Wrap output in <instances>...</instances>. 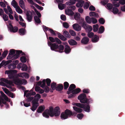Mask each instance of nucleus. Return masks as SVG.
I'll return each instance as SVG.
<instances>
[{
    "label": "nucleus",
    "instance_id": "nucleus-1",
    "mask_svg": "<svg viewBox=\"0 0 125 125\" xmlns=\"http://www.w3.org/2000/svg\"><path fill=\"white\" fill-rule=\"evenodd\" d=\"M60 113V109L59 107H56L54 109L52 106L49 107V109H47L45 110L42 113L43 116L47 118L49 117L50 115L52 117L54 116H58Z\"/></svg>",
    "mask_w": 125,
    "mask_h": 125
},
{
    "label": "nucleus",
    "instance_id": "nucleus-2",
    "mask_svg": "<svg viewBox=\"0 0 125 125\" xmlns=\"http://www.w3.org/2000/svg\"><path fill=\"white\" fill-rule=\"evenodd\" d=\"M13 81L15 84L18 85H20L26 84L27 81L25 79L19 78L17 76L16 78L13 80Z\"/></svg>",
    "mask_w": 125,
    "mask_h": 125
},
{
    "label": "nucleus",
    "instance_id": "nucleus-3",
    "mask_svg": "<svg viewBox=\"0 0 125 125\" xmlns=\"http://www.w3.org/2000/svg\"><path fill=\"white\" fill-rule=\"evenodd\" d=\"M17 70H6L5 71V73L9 74L8 77L10 79H13V80L16 78L17 75L15 74H13V73H16L17 72Z\"/></svg>",
    "mask_w": 125,
    "mask_h": 125
},
{
    "label": "nucleus",
    "instance_id": "nucleus-4",
    "mask_svg": "<svg viewBox=\"0 0 125 125\" xmlns=\"http://www.w3.org/2000/svg\"><path fill=\"white\" fill-rule=\"evenodd\" d=\"M86 95L84 93H82L78 97V99L80 100V102L84 104L87 102Z\"/></svg>",
    "mask_w": 125,
    "mask_h": 125
},
{
    "label": "nucleus",
    "instance_id": "nucleus-5",
    "mask_svg": "<svg viewBox=\"0 0 125 125\" xmlns=\"http://www.w3.org/2000/svg\"><path fill=\"white\" fill-rule=\"evenodd\" d=\"M48 44L49 46L50 47L51 49L52 50L56 52L57 49L58 47V45L55 43H52L48 40Z\"/></svg>",
    "mask_w": 125,
    "mask_h": 125
},
{
    "label": "nucleus",
    "instance_id": "nucleus-6",
    "mask_svg": "<svg viewBox=\"0 0 125 125\" xmlns=\"http://www.w3.org/2000/svg\"><path fill=\"white\" fill-rule=\"evenodd\" d=\"M8 28V30L11 32L15 33L17 32L18 30V28L17 27H13L11 23H9Z\"/></svg>",
    "mask_w": 125,
    "mask_h": 125
},
{
    "label": "nucleus",
    "instance_id": "nucleus-7",
    "mask_svg": "<svg viewBox=\"0 0 125 125\" xmlns=\"http://www.w3.org/2000/svg\"><path fill=\"white\" fill-rule=\"evenodd\" d=\"M33 14H35V13L33 11H31L29 10L27 11L26 13V18L29 22H31V21L33 18L32 15Z\"/></svg>",
    "mask_w": 125,
    "mask_h": 125
},
{
    "label": "nucleus",
    "instance_id": "nucleus-8",
    "mask_svg": "<svg viewBox=\"0 0 125 125\" xmlns=\"http://www.w3.org/2000/svg\"><path fill=\"white\" fill-rule=\"evenodd\" d=\"M43 28L45 32L49 30L52 35L55 36H56V34L55 32H56V31H54L52 29L44 25L43 26Z\"/></svg>",
    "mask_w": 125,
    "mask_h": 125
},
{
    "label": "nucleus",
    "instance_id": "nucleus-9",
    "mask_svg": "<svg viewBox=\"0 0 125 125\" xmlns=\"http://www.w3.org/2000/svg\"><path fill=\"white\" fill-rule=\"evenodd\" d=\"M49 39L51 42H56L58 44H60L62 43L60 40L57 38H54L51 37H49L48 38Z\"/></svg>",
    "mask_w": 125,
    "mask_h": 125
},
{
    "label": "nucleus",
    "instance_id": "nucleus-10",
    "mask_svg": "<svg viewBox=\"0 0 125 125\" xmlns=\"http://www.w3.org/2000/svg\"><path fill=\"white\" fill-rule=\"evenodd\" d=\"M21 54V55H25V54L21 50H16L15 53L14 55L15 58L16 59L18 58L19 56Z\"/></svg>",
    "mask_w": 125,
    "mask_h": 125
},
{
    "label": "nucleus",
    "instance_id": "nucleus-11",
    "mask_svg": "<svg viewBox=\"0 0 125 125\" xmlns=\"http://www.w3.org/2000/svg\"><path fill=\"white\" fill-rule=\"evenodd\" d=\"M4 11L2 9L0 8V15H2L4 21H7L8 20V17L6 14L4 13Z\"/></svg>",
    "mask_w": 125,
    "mask_h": 125
},
{
    "label": "nucleus",
    "instance_id": "nucleus-12",
    "mask_svg": "<svg viewBox=\"0 0 125 125\" xmlns=\"http://www.w3.org/2000/svg\"><path fill=\"white\" fill-rule=\"evenodd\" d=\"M83 27L85 29L87 32H90L93 29L92 27L91 26L88 25L86 23L83 24Z\"/></svg>",
    "mask_w": 125,
    "mask_h": 125
},
{
    "label": "nucleus",
    "instance_id": "nucleus-13",
    "mask_svg": "<svg viewBox=\"0 0 125 125\" xmlns=\"http://www.w3.org/2000/svg\"><path fill=\"white\" fill-rule=\"evenodd\" d=\"M32 5H34L38 9L42 10L43 9V8L41 6L38 5L37 4L33 2L32 0H27Z\"/></svg>",
    "mask_w": 125,
    "mask_h": 125
},
{
    "label": "nucleus",
    "instance_id": "nucleus-14",
    "mask_svg": "<svg viewBox=\"0 0 125 125\" xmlns=\"http://www.w3.org/2000/svg\"><path fill=\"white\" fill-rule=\"evenodd\" d=\"M76 88L75 85L73 84H71L68 89V91L67 93L68 94H70L72 93V91L74 90Z\"/></svg>",
    "mask_w": 125,
    "mask_h": 125
},
{
    "label": "nucleus",
    "instance_id": "nucleus-15",
    "mask_svg": "<svg viewBox=\"0 0 125 125\" xmlns=\"http://www.w3.org/2000/svg\"><path fill=\"white\" fill-rule=\"evenodd\" d=\"M73 29L77 31H80L81 30V27L78 24H73Z\"/></svg>",
    "mask_w": 125,
    "mask_h": 125
},
{
    "label": "nucleus",
    "instance_id": "nucleus-16",
    "mask_svg": "<svg viewBox=\"0 0 125 125\" xmlns=\"http://www.w3.org/2000/svg\"><path fill=\"white\" fill-rule=\"evenodd\" d=\"M0 81H3L6 83L9 84V85H10L11 86H14V84H13V83L12 81L8 80L7 79H6L5 78H1L0 79Z\"/></svg>",
    "mask_w": 125,
    "mask_h": 125
},
{
    "label": "nucleus",
    "instance_id": "nucleus-17",
    "mask_svg": "<svg viewBox=\"0 0 125 125\" xmlns=\"http://www.w3.org/2000/svg\"><path fill=\"white\" fill-rule=\"evenodd\" d=\"M89 41V38L87 37H84L82 38L81 42L83 44L85 45L88 44Z\"/></svg>",
    "mask_w": 125,
    "mask_h": 125
},
{
    "label": "nucleus",
    "instance_id": "nucleus-18",
    "mask_svg": "<svg viewBox=\"0 0 125 125\" xmlns=\"http://www.w3.org/2000/svg\"><path fill=\"white\" fill-rule=\"evenodd\" d=\"M76 1L78 2L76 5V6L77 7L80 8L83 7L84 3V1L83 0H80Z\"/></svg>",
    "mask_w": 125,
    "mask_h": 125
},
{
    "label": "nucleus",
    "instance_id": "nucleus-19",
    "mask_svg": "<svg viewBox=\"0 0 125 125\" xmlns=\"http://www.w3.org/2000/svg\"><path fill=\"white\" fill-rule=\"evenodd\" d=\"M5 100L1 97L0 99V105H1V103H2L4 104H5L6 108H8L9 107V105L7 103L6 101Z\"/></svg>",
    "mask_w": 125,
    "mask_h": 125
},
{
    "label": "nucleus",
    "instance_id": "nucleus-20",
    "mask_svg": "<svg viewBox=\"0 0 125 125\" xmlns=\"http://www.w3.org/2000/svg\"><path fill=\"white\" fill-rule=\"evenodd\" d=\"M64 49V47L63 46L62 44H60L59 45H58V47L57 49L56 52L62 53L63 52Z\"/></svg>",
    "mask_w": 125,
    "mask_h": 125
},
{
    "label": "nucleus",
    "instance_id": "nucleus-21",
    "mask_svg": "<svg viewBox=\"0 0 125 125\" xmlns=\"http://www.w3.org/2000/svg\"><path fill=\"white\" fill-rule=\"evenodd\" d=\"M63 88V86L62 84L60 83L57 85L55 89L58 91H60L62 90Z\"/></svg>",
    "mask_w": 125,
    "mask_h": 125
},
{
    "label": "nucleus",
    "instance_id": "nucleus-22",
    "mask_svg": "<svg viewBox=\"0 0 125 125\" xmlns=\"http://www.w3.org/2000/svg\"><path fill=\"white\" fill-rule=\"evenodd\" d=\"M32 107L31 108V109L32 111H34L36 109L38 106H39V104L36 103L32 102Z\"/></svg>",
    "mask_w": 125,
    "mask_h": 125
},
{
    "label": "nucleus",
    "instance_id": "nucleus-23",
    "mask_svg": "<svg viewBox=\"0 0 125 125\" xmlns=\"http://www.w3.org/2000/svg\"><path fill=\"white\" fill-rule=\"evenodd\" d=\"M65 13L66 15L69 16H72L74 14V12L71 10L68 9L65 10Z\"/></svg>",
    "mask_w": 125,
    "mask_h": 125
},
{
    "label": "nucleus",
    "instance_id": "nucleus-24",
    "mask_svg": "<svg viewBox=\"0 0 125 125\" xmlns=\"http://www.w3.org/2000/svg\"><path fill=\"white\" fill-rule=\"evenodd\" d=\"M71 49L69 46L66 45L64 48V52L66 54H68L71 51Z\"/></svg>",
    "mask_w": 125,
    "mask_h": 125
},
{
    "label": "nucleus",
    "instance_id": "nucleus-25",
    "mask_svg": "<svg viewBox=\"0 0 125 125\" xmlns=\"http://www.w3.org/2000/svg\"><path fill=\"white\" fill-rule=\"evenodd\" d=\"M19 5L21 8L25 10V2L23 0H20L19 1Z\"/></svg>",
    "mask_w": 125,
    "mask_h": 125
},
{
    "label": "nucleus",
    "instance_id": "nucleus-26",
    "mask_svg": "<svg viewBox=\"0 0 125 125\" xmlns=\"http://www.w3.org/2000/svg\"><path fill=\"white\" fill-rule=\"evenodd\" d=\"M45 108V107L44 105L38 107L37 112L39 113H42L44 110Z\"/></svg>",
    "mask_w": 125,
    "mask_h": 125
},
{
    "label": "nucleus",
    "instance_id": "nucleus-27",
    "mask_svg": "<svg viewBox=\"0 0 125 125\" xmlns=\"http://www.w3.org/2000/svg\"><path fill=\"white\" fill-rule=\"evenodd\" d=\"M19 32L20 35H24L26 32V30L23 28L20 29L19 30Z\"/></svg>",
    "mask_w": 125,
    "mask_h": 125
},
{
    "label": "nucleus",
    "instance_id": "nucleus-28",
    "mask_svg": "<svg viewBox=\"0 0 125 125\" xmlns=\"http://www.w3.org/2000/svg\"><path fill=\"white\" fill-rule=\"evenodd\" d=\"M66 115L67 116H70L71 115H73L74 114L72 112L68 109H66L64 112Z\"/></svg>",
    "mask_w": 125,
    "mask_h": 125
},
{
    "label": "nucleus",
    "instance_id": "nucleus-29",
    "mask_svg": "<svg viewBox=\"0 0 125 125\" xmlns=\"http://www.w3.org/2000/svg\"><path fill=\"white\" fill-rule=\"evenodd\" d=\"M0 93L1 95L0 96V99L1 97L4 100H5L6 101H8V98L6 95L2 91H0Z\"/></svg>",
    "mask_w": 125,
    "mask_h": 125
},
{
    "label": "nucleus",
    "instance_id": "nucleus-30",
    "mask_svg": "<svg viewBox=\"0 0 125 125\" xmlns=\"http://www.w3.org/2000/svg\"><path fill=\"white\" fill-rule=\"evenodd\" d=\"M68 42L70 45L72 46L76 45L77 42L74 40L71 39L68 41Z\"/></svg>",
    "mask_w": 125,
    "mask_h": 125
},
{
    "label": "nucleus",
    "instance_id": "nucleus-31",
    "mask_svg": "<svg viewBox=\"0 0 125 125\" xmlns=\"http://www.w3.org/2000/svg\"><path fill=\"white\" fill-rule=\"evenodd\" d=\"M19 76L23 78L25 77L26 78H28L29 77V75L27 73L24 72L21 73Z\"/></svg>",
    "mask_w": 125,
    "mask_h": 125
},
{
    "label": "nucleus",
    "instance_id": "nucleus-32",
    "mask_svg": "<svg viewBox=\"0 0 125 125\" xmlns=\"http://www.w3.org/2000/svg\"><path fill=\"white\" fill-rule=\"evenodd\" d=\"M57 34L58 38L62 40L63 41H65L67 40V39L63 35H62L60 33L58 32L57 33Z\"/></svg>",
    "mask_w": 125,
    "mask_h": 125
},
{
    "label": "nucleus",
    "instance_id": "nucleus-33",
    "mask_svg": "<svg viewBox=\"0 0 125 125\" xmlns=\"http://www.w3.org/2000/svg\"><path fill=\"white\" fill-rule=\"evenodd\" d=\"M89 14L90 16H94L96 18H98L99 16L98 14L94 12L91 11Z\"/></svg>",
    "mask_w": 125,
    "mask_h": 125
},
{
    "label": "nucleus",
    "instance_id": "nucleus-34",
    "mask_svg": "<svg viewBox=\"0 0 125 125\" xmlns=\"http://www.w3.org/2000/svg\"><path fill=\"white\" fill-rule=\"evenodd\" d=\"M83 108L84 110L86 112H89L90 111V106L89 104L85 105Z\"/></svg>",
    "mask_w": 125,
    "mask_h": 125
},
{
    "label": "nucleus",
    "instance_id": "nucleus-35",
    "mask_svg": "<svg viewBox=\"0 0 125 125\" xmlns=\"http://www.w3.org/2000/svg\"><path fill=\"white\" fill-rule=\"evenodd\" d=\"M77 21V22L78 24L80 25L83 27V24H86L85 21H84V20L83 19H81V20H79V19Z\"/></svg>",
    "mask_w": 125,
    "mask_h": 125
},
{
    "label": "nucleus",
    "instance_id": "nucleus-36",
    "mask_svg": "<svg viewBox=\"0 0 125 125\" xmlns=\"http://www.w3.org/2000/svg\"><path fill=\"white\" fill-rule=\"evenodd\" d=\"M61 118L63 119H65L68 118V116L66 115L65 112L62 113L61 115Z\"/></svg>",
    "mask_w": 125,
    "mask_h": 125
},
{
    "label": "nucleus",
    "instance_id": "nucleus-37",
    "mask_svg": "<svg viewBox=\"0 0 125 125\" xmlns=\"http://www.w3.org/2000/svg\"><path fill=\"white\" fill-rule=\"evenodd\" d=\"M81 91V90L80 88H77L74 89V90L72 91V93L73 94H75L78 93Z\"/></svg>",
    "mask_w": 125,
    "mask_h": 125
},
{
    "label": "nucleus",
    "instance_id": "nucleus-38",
    "mask_svg": "<svg viewBox=\"0 0 125 125\" xmlns=\"http://www.w3.org/2000/svg\"><path fill=\"white\" fill-rule=\"evenodd\" d=\"M15 57L14 55L11 54H9L7 58L8 60L11 59V60H12L16 59L15 58Z\"/></svg>",
    "mask_w": 125,
    "mask_h": 125
},
{
    "label": "nucleus",
    "instance_id": "nucleus-39",
    "mask_svg": "<svg viewBox=\"0 0 125 125\" xmlns=\"http://www.w3.org/2000/svg\"><path fill=\"white\" fill-rule=\"evenodd\" d=\"M73 105H75L76 106L81 108H83L85 105L84 104H82L80 103H74Z\"/></svg>",
    "mask_w": 125,
    "mask_h": 125
},
{
    "label": "nucleus",
    "instance_id": "nucleus-40",
    "mask_svg": "<svg viewBox=\"0 0 125 125\" xmlns=\"http://www.w3.org/2000/svg\"><path fill=\"white\" fill-rule=\"evenodd\" d=\"M99 37L97 35H95L94 37L92 39V41L94 42H97L99 40Z\"/></svg>",
    "mask_w": 125,
    "mask_h": 125
},
{
    "label": "nucleus",
    "instance_id": "nucleus-41",
    "mask_svg": "<svg viewBox=\"0 0 125 125\" xmlns=\"http://www.w3.org/2000/svg\"><path fill=\"white\" fill-rule=\"evenodd\" d=\"M73 108L74 110L78 113H80L82 112V109L77 107L76 106L73 107Z\"/></svg>",
    "mask_w": 125,
    "mask_h": 125
},
{
    "label": "nucleus",
    "instance_id": "nucleus-42",
    "mask_svg": "<svg viewBox=\"0 0 125 125\" xmlns=\"http://www.w3.org/2000/svg\"><path fill=\"white\" fill-rule=\"evenodd\" d=\"M92 17L90 18L89 16H86L85 18V21L86 22L89 23H91L92 22Z\"/></svg>",
    "mask_w": 125,
    "mask_h": 125
},
{
    "label": "nucleus",
    "instance_id": "nucleus-43",
    "mask_svg": "<svg viewBox=\"0 0 125 125\" xmlns=\"http://www.w3.org/2000/svg\"><path fill=\"white\" fill-rule=\"evenodd\" d=\"M12 60H9L7 61H5V60H3L2 62H3L2 64L3 65H4L6 66L7 65L11 63L12 62Z\"/></svg>",
    "mask_w": 125,
    "mask_h": 125
},
{
    "label": "nucleus",
    "instance_id": "nucleus-44",
    "mask_svg": "<svg viewBox=\"0 0 125 125\" xmlns=\"http://www.w3.org/2000/svg\"><path fill=\"white\" fill-rule=\"evenodd\" d=\"M63 34L67 38H71V35L69 34V32L66 31H64Z\"/></svg>",
    "mask_w": 125,
    "mask_h": 125
},
{
    "label": "nucleus",
    "instance_id": "nucleus-45",
    "mask_svg": "<svg viewBox=\"0 0 125 125\" xmlns=\"http://www.w3.org/2000/svg\"><path fill=\"white\" fill-rule=\"evenodd\" d=\"M80 14L78 12L76 13L74 16V18L75 19L78 20L80 19Z\"/></svg>",
    "mask_w": 125,
    "mask_h": 125
},
{
    "label": "nucleus",
    "instance_id": "nucleus-46",
    "mask_svg": "<svg viewBox=\"0 0 125 125\" xmlns=\"http://www.w3.org/2000/svg\"><path fill=\"white\" fill-rule=\"evenodd\" d=\"M16 67L15 64H14L12 63H11L8 65V68L9 69H15Z\"/></svg>",
    "mask_w": 125,
    "mask_h": 125
},
{
    "label": "nucleus",
    "instance_id": "nucleus-47",
    "mask_svg": "<svg viewBox=\"0 0 125 125\" xmlns=\"http://www.w3.org/2000/svg\"><path fill=\"white\" fill-rule=\"evenodd\" d=\"M104 30V27L103 26H101L99 28V31H98V33L100 34H101L103 33Z\"/></svg>",
    "mask_w": 125,
    "mask_h": 125
},
{
    "label": "nucleus",
    "instance_id": "nucleus-48",
    "mask_svg": "<svg viewBox=\"0 0 125 125\" xmlns=\"http://www.w3.org/2000/svg\"><path fill=\"white\" fill-rule=\"evenodd\" d=\"M11 5L15 8H16L18 6V4L17 2L15 0H13L11 2Z\"/></svg>",
    "mask_w": 125,
    "mask_h": 125
},
{
    "label": "nucleus",
    "instance_id": "nucleus-49",
    "mask_svg": "<svg viewBox=\"0 0 125 125\" xmlns=\"http://www.w3.org/2000/svg\"><path fill=\"white\" fill-rule=\"evenodd\" d=\"M34 19L35 21L37 23H40L41 22L40 19L38 17L36 16L34 17Z\"/></svg>",
    "mask_w": 125,
    "mask_h": 125
},
{
    "label": "nucleus",
    "instance_id": "nucleus-50",
    "mask_svg": "<svg viewBox=\"0 0 125 125\" xmlns=\"http://www.w3.org/2000/svg\"><path fill=\"white\" fill-rule=\"evenodd\" d=\"M15 10L16 11L19 13L21 14L22 13L23 11L20 8L19 6H17L15 8Z\"/></svg>",
    "mask_w": 125,
    "mask_h": 125
},
{
    "label": "nucleus",
    "instance_id": "nucleus-51",
    "mask_svg": "<svg viewBox=\"0 0 125 125\" xmlns=\"http://www.w3.org/2000/svg\"><path fill=\"white\" fill-rule=\"evenodd\" d=\"M51 85L52 89L53 90L55 89L56 87V83L54 82H52L51 83Z\"/></svg>",
    "mask_w": 125,
    "mask_h": 125
},
{
    "label": "nucleus",
    "instance_id": "nucleus-52",
    "mask_svg": "<svg viewBox=\"0 0 125 125\" xmlns=\"http://www.w3.org/2000/svg\"><path fill=\"white\" fill-rule=\"evenodd\" d=\"M20 60L21 62L23 63H25L27 61L26 58L25 56L21 57L20 58Z\"/></svg>",
    "mask_w": 125,
    "mask_h": 125
},
{
    "label": "nucleus",
    "instance_id": "nucleus-53",
    "mask_svg": "<svg viewBox=\"0 0 125 125\" xmlns=\"http://www.w3.org/2000/svg\"><path fill=\"white\" fill-rule=\"evenodd\" d=\"M112 12L114 14H116L118 12L119 10L116 7H113L112 8Z\"/></svg>",
    "mask_w": 125,
    "mask_h": 125
},
{
    "label": "nucleus",
    "instance_id": "nucleus-54",
    "mask_svg": "<svg viewBox=\"0 0 125 125\" xmlns=\"http://www.w3.org/2000/svg\"><path fill=\"white\" fill-rule=\"evenodd\" d=\"M69 85V83L67 82H65L63 83V86L64 87V89L66 90L67 89Z\"/></svg>",
    "mask_w": 125,
    "mask_h": 125
},
{
    "label": "nucleus",
    "instance_id": "nucleus-55",
    "mask_svg": "<svg viewBox=\"0 0 125 125\" xmlns=\"http://www.w3.org/2000/svg\"><path fill=\"white\" fill-rule=\"evenodd\" d=\"M93 31L94 32L97 31L98 29L99 26L98 24H96V25H93Z\"/></svg>",
    "mask_w": 125,
    "mask_h": 125
},
{
    "label": "nucleus",
    "instance_id": "nucleus-56",
    "mask_svg": "<svg viewBox=\"0 0 125 125\" xmlns=\"http://www.w3.org/2000/svg\"><path fill=\"white\" fill-rule=\"evenodd\" d=\"M65 6L64 4L59 3L58 4V7L59 9L62 10L64 9Z\"/></svg>",
    "mask_w": 125,
    "mask_h": 125
},
{
    "label": "nucleus",
    "instance_id": "nucleus-57",
    "mask_svg": "<svg viewBox=\"0 0 125 125\" xmlns=\"http://www.w3.org/2000/svg\"><path fill=\"white\" fill-rule=\"evenodd\" d=\"M69 32L72 36H74L76 35V33L75 32L72 30H69Z\"/></svg>",
    "mask_w": 125,
    "mask_h": 125
},
{
    "label": "nucleus",
    "instance_id": "nucleus-58",
    "mask_svg": "<svg viewBox=\"0 0 125 125\" xmlns=\"http://www.w3.org/2000/svg\"><path fill=\"white\" fill-rule=\"evenodd\" d=\"M33 9H34L35 12L36 13L37 15L38 16V17L39 18H40L41 17V15L40 13L37 10L35 9V8L33 6Z\"/></svg>",
    "mask_w": 125,
    "mask_h": 125
},
{
    "label": "nucleus",
    "instance_id": "nucleus-59",
    "mask_svg": "<svg viewBox=\"0 0 125 125\" xmlns=\"http://www.w3.org/2000/svg\"><path fill=\"white\" fill-rule=\"evenodd\" d=\"M8 52V51L7 50H5L2 54L1 55L2 56L3 58H5L6 57V55H7Z\"/></svg>",
    "mask_w": 125,
    "mask_h": 125
},
{
    "label": "nucleus",
    "instance_id": "nucleus-60",
    "mask_svg": "<svg viewBox=\"0 0 125 125\" xmlns=\"http://www.w3.org/2000/svg\"><path fill=\"white\" fill-rule=\"evenodd\" d=\"M22 70L24 71H26L27 69V65L25 64H23L22 67Z\"/></svg>",
    "mask_w": 125,
    "mask_h": 125
},
{
    "label": "nucleus",
    "instance_id": "nucleus-61",
    "mask_svg": "<svg viewBox=\"0 0 125 125\" xmlns=\"http://www.w3.org/2000/svg\"><path fill=\"white\" fill-rule=\"evenodd\" d=\"M87 102L86 103L87 104H90L92 103L93 102V100L91 98H87Z\"/></svg>",
    "mask_w": 125,
    "mask_h": 125
},
{
    "label": "nucleus",
    "instance_id": "nucleus-62",
    "mask_svg": "<svg viewBox=\"0 0 125 125\" xmlns=\"http://www.w3.org/2000/svg\"><path fill=\"white\" fill-rule=\"evenodd\" d=\"M48 86H46L43 88L44 89V91L46 93H48L50 91V89Z\"/></svg>",
    "mask_w": 125,
    "mask_h": 125
},
{
    "label": "nucleus",
    "instance_id": "nucleus-63",
    "mask_svg": "<svg viewBox=\"0 0 125 125\" xmlns=\"http://www.w3.org/2000/svg\"><path fill=\"white\" fill-rule=\"evenodd\" d=\"M99 21L100 24H104L105 22V20L103 18H101L99 20Z\"/></svg>",
    "mask_w": 125,
    "mask_h": 125
},
{
    "label": "nucleus",
    "instance_id": "nucleus-64",
    "mask_svg": "<svg viewBox=\"0 0 125 125\" xmlns=\"http://www.w3.org/2000/svg\"><path fill=\"white\" fill-rule=\"evenodd\" d=\"M33 98L34 97H30L27 98V99L25 100V101L28 102H30L33 100Z\"/></svg>",
    "mask_w": 125,
    "mask_h": 125
}]
</instances>
